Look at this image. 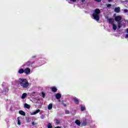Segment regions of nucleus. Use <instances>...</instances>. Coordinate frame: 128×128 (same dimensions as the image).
I'll use <instances>...</instances> for the list:
<instances>
[{
  "label": "nucleus",
  "instance_id": "nucleus-1",
  "mask_svg": "<svg viewBox=\"0 0 128 128\" xmlns=\"http://www.w3.org/2000/svg\"><path fill=\"white\" fill-rule=\"evenodd\" d=\"M18 84L23 88H30V83L25 78H19L18 80Z\"/></svg>",
  "mask_w": 128,
  "mask_h": 128
},
{
  "label": "nucleus",
  "instance_id": "nucleus-2",
  "mask_svg": "<svg viewBox=\"0 0 128 128\" xmlns=\"http://www.w3.org/2000/svg\"><path fill=\"white\" fill-rule=\"evenodd\" d=\"M100 10L97 8L94 10L92 18L98 22L100 20Z\"/></svg>",
  "mask_w": 128,
  "mask_h": 128
},
{
  "label": "nucleus",
  "instance_id": "nucleus-3",
  "mask_svg": "<svg viewBox=\"0 0 128 128\" xmlns=\"http://www.w3.org/2000/svg\"><path fill=\"white\" fill-rule=\"evenodd\" d=\"M122 18L120 16H116L114 18V20L118 22L117 28H120L122 26V22H120V20H122Z\"/></svg>",
  "mask_w": 128,
  "mask_h": 128
},
{
  "label": "nucleus",
  "instance_id": "nucleus-4",
  "mask_svg": "<svg viewBox=\"0 0 128 128\" xmlns=\"http://www.w3.org/2000/svg\"><path fill=\"white\" fill-rule=\"evenodd\" d=\"M108 21L109 22V24H112V28L114 30H116V28H118V26H116V23H114V20L113 18H110L108 19Z\"/></svg>",
  "mask_w": 128,
  "mask_h": 128
},
{
  "label": "nucleus",
  "instance_id": "nucleus-5",
  "mask_svg": "<svg viewBox=\"0 0 128 128\" xmlns=\"http://www.w3.org/2000/svg\"><path fill=\"white\" fill-rule=\"evenodd\" d=\"M24 73L26 74H30V69L28 68H26L24 70Z\"/></svg>",
  "mask_w": 128,
  "mask_h": 128
},
{
  "label": "nucleus",
  "instance_id": "nucleus-6",
  "mask_svg": "<svg viewBox=\"0 0 128 128\" xmlns=\"http://www.w3.org/2000/svg\"><path fill=\"white\" fill-rule=\"evenodd\" d=\"M34 64V62L30 61H28L26 63V66H32V64Z\"/></svg>",
  "mask_w": 128,
  "mask_h": 128
},
{
  "label": "nucleus",
  "instance_id": "nucleus-7",
  "mask_svg": "<svg viewBox=\"0 0 128 128\" xmlns=\"http://www.w3.org/2000/svg\"><path fill=\"white\" fill-rule=\"evenodd\" d=\"M56 98L57 100H59V102H60V99L62 98V94L60 93L56 94Z\"/></svg>",
  "mask_w": 128,
  "mask_h": 128
},
{
  "label": "nucleus",
  "instance_id": "nucleus-8",
  "mask_svg": "<svg viewBox=\"0 0 128 128\" xmlns=\"http://www.w3.org/2000/svg\"><path fill=\"white\" fill-rule=\"evenodd\" d=\"M73 100L75 104H80V102L78 101V100L76 97H74Z\"/></svg>",
  "mask_w": 128,
  "mask_h": 128
},
{
  "label": "nucleus",
  "instance_id": "nucleus-9",
  "mask_svg": "<svg viewBox=\"0 0 128 128\" xmlns=\"http://www.w3.org/2000/svg\"><path fill=\"white\" fill-rule=\"evenodd\" d=\"M50 90H52V92H58V89L56 86L51 87Z\"/></svg>",
  "mask_w": 128,
  "mask_h": 128
},
{
  "label": "nucleus",
  "instance_id": "nucleus-10",
  "mask_svg": "<svg viewBox=\"0 0 128 128\" xmlns=\"http://www.w3.org/2000/svg\"><path fill=\"white\" fill-rule=\"evenodd\" d=\"M80 110L82 112H84V110H86V106L80 105Z\"/></svg>",
  "mask_w": 128,
  "mask_h": 128
},
{
  "label": "nucleus",
  "instance_id": "nucleus-11",
  "mask_svg": "<svg viewBox=\"0 0 128 128\" xmlns=\"http://www.w3.org/2000/svg\"><path fill=\"white\" fill-rule=\"evenodd\" d=\"M40 109L36 110V111L33 112L31 114V116H34V114H38V112H40Z\"/></svg>",
  "mask_w": 128,
  "mask_h": 128
},
{
  "label": "nucleus",
  "instance_id": "nucleus-12",
  "mask_svg": "<svg viewBox=\"0 0 128 128\" xmlns=\"http://www.w3.org/2000/svg\"><path fill=\"white\" fill-rule=\"evenodd\" d=\"M27 96H28V94H26V93H24L21 98H22V100H24V98H26Z\"/></svg>",
  "mask_w": 128,
  "mask_h": 128
},
{
  "label": "nucleus",
  "instance_id": "nucleus-13",
  "mask_svg": "<svg viewBox=\"0 0 128 128\" xmlns=\"http://www.w3.org/2000/svg\"><path fill=\"white\" fill-rule=\"evenodd\" d=\"M24 68H20L18 70V74H24Z\"/></svg>",
  "mask_w": 128,
  "mask_h": 128
},
{
  "label": "nucleus",
  "instance_id": "nucleus-14",
  "mask_svg": "<svg viewBox=\"0 0 128 128\" xmlns=\"http://www.w3.org/2000/svg\"><path fill=\"white\" fill-rule=\"evenodd\" d=\"M17 122H18V126H20L22 124V122H20V117H18L17 118Z\"/></svg>",
  "mask_w": 128,
  "mask_h": 128
},
{
  "label": "nucleus",
  "instance_id": "nucleus-15",
  "mask_svg": "<svg viewBox=\"0 0 128 128\" xmlns=\"http://www.w3.org/2000/svg\"><path fill=\"white\" fill-rule=\"evenodd\" d=\"M120 7L116 8L114 9V12H115L118 13L120 12Z\"/></svg>",
  "mask_w": 128,
  "mask_h": 128
},
{
  "label": "nucleus",
  "instance_id": "nucleus-16",
  "mask_svg": "<svg viewBox=\"0 0 128 128\" xmlns=\"http://www.w3.org/2000/svg\"><path fill=\"white\" fill-rule=\"evenodd\" d=\"M19 114H21V116H26V112L22 110H20Z\"/></svg>",
  "mask_w": 128,
  "mask_h": 128
},
{
  "label": "nucleus",
  "instance_id": "nucleus-17",
  "mask_svg": "<svg viewBox=\"0 0 128 128\" xmlns=\"http://www.w3.org/2000/svg\"><path fill=\"white\" fill-rule=\"evenodd\" d=\"M70 2H76V0H70ZM82 2V4H84L86 2V0H81Z\"/></svg>",
  "mask_w": 128,
  "mask_h": 128
},
{
  "label": "nucleus",
  "instance_id": "nucleus-18",
  "mask_svg": "<svg viewBox=\"0 0 128 128\" xmlns=\"http://www.w3.org/2000/svg\"><path fill=\"white\" fill-rule=\"evenodd\" d=\"M75 123L76 124H78V126L80 125V121L78 120H76L75 121Z\"/></svg>",
  "mask_w": 128,
  "mask_h": 128
},
{
  "label": "nucleus",
  "instance_id": "nucleus-19",
  "mask_svg": "<svg viewBox=\"0 0 128 128\" xmlns=\"http://www.w3.org/2000/svg\"><path fill=\"white\" fill-rule=\"evenodd\" d=\"M52 108V104H50L48 106V110H50Z\"/></svg>",
  "mask_w": 128,
  "mask_h": 128
},
{
  "label": "nucleus",
  "instance_id": "nucleus-20",
  "mask_svg": "<svg viewBox=\"0 0 128 128\" xmlns=\"http://www.w3.org/2000/svg\"><path fill=\"white\" fill-rule=\"evenodd\" d=\"M24 106L26 108H30V106L27 104H24Z\"/></svg>",
  "mask_w": 128,
  "mask_h": 128
},
{
  "label": "nucleus",
  "instance_id": "nucleus-21",
  "mask_svg": "<svg viewBox=\"0 0 128 128\" xmlns=\"http://www.w3.org/2000/svg\"><path fill=\"white\" fill-rule=\"evenodd\" d=\"M48 128H52V124L50 123H48L47 126Z\"/></svg>",
  "mask_w": 128,
  "mask_h": 128
},
{
  "label": "nucleus",
  "instance_id": "nucleus-22",
  "mask_svg": "<svg viewBox=\"0 0 128 128\" xmlns=\"http://www.w3.org/2000/svg\"><path fill=\"white\" fill-rule=\"evenodd\" d=\"M106 6H107L108 8H110L111 6H112V4H106Z\"/></svg>",
  "mask_w": 128,
  "mask_h": 128
},
{
  "label": "nucleus",
  "instance_id": "nucleus-23",
  "mask_svg": "<svg viewBox=\"0 0 128 128\" xmlns=\"http://www.w3.org/2000/svg\"><path fill=\"white\" fill-rule=\"evenodd\" d=\"M65 113L66 114H69L70 111L68 110H65Z\"/></svg>",
  "mask_w": 128,
  "mask_h": 128
},
{
  "label": "nucleus",
  "instance_id": "nucleus-24",
  "mask_svg": "<svg viewBox=\"0 0 128 128\" xmlns=\"http://www.w3.org/2000/svg\"><path fill=\"white\" fill-rule=\"evenodd\" d=\"M56 124H60V120H56Z\"/></svg>",
  "mask_w": 128,
  "mask_h": 128
},
{
  "label": "nucleus",
  "instance_id": "nucleus-25",
  "mask_svg": "<svg viewBox=\"0 0 128 128\" xmlns=\"http://www.w3.org/2000/svg\"><path fill=\"white\" fill-rule=\"evenodd\" d=\"M40 118H42V120H44V116L43 114L41 115Z\"/></svg>",
  "mask_w": 128,
  "mask_h": 128
},
{
  "label": "nucleus",
  "instance_id": "nucleus-26",
  "mask_svg": "<svg viewBox=\"0 0 128 128\" xmlns=\"http://www.w3.org/2000/svg\"><path fill=\"white\" fill-rule=\"evenodd\" d=\"M45 96H46V94H44V92H42V98H44Z\"/></svg>",
  "mask_w": 128,
  "mask_h": 128
},
{
  "label": "nucleus",
  "instance_id": "nucleus-27",
  "mask_svg": "<svg viewBox=\"0 0 128 128\" xmlns=\"http://www.w3.org/2000/svg\"><path fill=\"white\" fill-rule=\"evenodd\" d=\"M128 12V10H126V9H125V10H124V12L125 14H126V12Z\"/></svg>",
  "mask_w": 128,
  "mask_h": 128
},
{
  "label": "nucleus",
  "instance_id": "nucleus-28",
  "mask_svg": "<svg viewBox=\"0 0 128 128\" xmlns=\"http://www.w3.org/2000/svg\"><path fill=\"white\" fill-rule=\"evenodd\" d=\"M62 104L64 106H66V105L64 103V101H62Z\"/></svg>",
  "mask_w": 128,
  "mask_h": 128
},
{
  "label": "nucleus",
  "instance_id": "nucleus-29",
  "mask_svg": "<svg viewBox=\"0 0 128 128\" xmlns=\"http://www.w3.org/2000/svg\"><path fill=\"white\" fill-rule=\"evenodd\" d=\"M32 126H34L35 124H36V123L34 122H32Z\"/></svg>",
  "mask_w": 128,
  "mask_h": 128
},
{
  "label": "nucleus",
  "instance_id": "nucleus-30",
  "mask_svg": "<svg viewBox=\"0 0 128 128\" xmlns=\"http://www.w3.org/2000/svg\"><path fill=\"white\" fill-rule=\"evenodd\" d=\"M126 38H128V34H126L125 36Z\"/></svg>",
  "mask_w": 128,
  "mask_h": 128
},
{
  "label": "nucleus",
  "instance_id": "nucleus-31",
  "mask_svg": "<svg viewBox=\"0 0 128 128\" xmlns=\"http://www.w3.org/2000/svg\"><path fill=\"white\" fill-rule=\"evenodd\" d=\"M6 92H8V88H6Z\"/></svg>",
  "mask_w": 128,
  "mask_h": 128
},
{
  "label": "nucleus",
  "instance_id": "nucleus-32",
  "mask_svg": "<svg viewBox=\"0 0 128 128\" xmlns=\"http://www.w3.org/2000/svg\"><path fill=\"white\" fill-rule=\"evenodd\" d=\"M10 110H12V106H11L10 108Z\"/></svg>",
  "mask_w": 128,
  "mask_h": 128
},
{
  "label": "nucleus",
  "instance_id": "nucleus-33",
  "mask_svg": "<svg viewBox=\"0 0 128 128\" xmlns=\"http://www.w3.org/2000/svg\"><path fill=\"white\" fill-rule=\"evenodd\" d=\"M112 0H108V2H112Z\"/></svg>",
  "mask_w": 128,
  "mask_h": 128
},
{
  "label": "nucleus",
  "instance_id": "nucleus-34",
  "mask_svg": "<svg viewBox=\"0 0 128 128\" xmlns=\"http://www.w3.org/2000/svg\"><path fill=\"white\" fill-rule=\"evenodd\" d=\"M55 128H60V126H56Z\"/></svg>",
  "mask_w": 128,
  "mask_h": 128
},
{
  "label": "nucleus",
  "instance_id": "nucleus-35",
  "mask_svg": "<svg viewBox=\"0 0 128 128\" xmlns=\"http://www.w3.org/2000/svg\"><path fill=\"white\" fill-rule=\"evenodd\" d=\"M126 32H128V28H127Z\"/></svg>",
  "mask_w": 128,
  "mask_h": 128
},
{
  "label": "nucleus",
  "instance_id": "nucleus-36",
  "mask_svg": "<svg viewBox=\"0 0 128 128\" xmlns=\"http://www.w3.org/2000/svg\"><path fill=\"white\" fill-rule=\"evenodd\" d=\"M24 66V65L22 66Z\"/></svg>",
  "mask_w": 128,
  "mask_h": 128
}]
</instances>
